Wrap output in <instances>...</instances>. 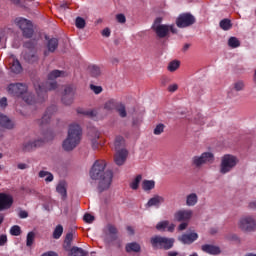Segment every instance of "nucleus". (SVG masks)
I'll return each instance as SVG.
<instances>
[{
    "label": "nucleus",
    "mask_w": 256,
    "mask_h": 256,
    "mask_svg": "<svg viewBox=\"0 0 256 256\" xmlns=\"http://www.w3.org/2000/svg\"><path fill=\"white\" fill-rule=\"evenodd\" d=\"M105 167H107L105 160H100L96 161L90 170L91 179L99 180L98 191L100 193L107 191L113 182V172L111 170L105 171Z\"/></svg>",
    "instance_id": "1"
},
{
    "label": "nucleus",
    "mask_w": 256,
    "mask_h": 256,
    "mask_svg": "<svg viewBox=\"0 0 256 256\" xmlns=\"http://www.w3.org/2000/svg\"><path fill=\"white\" fill-rule=\"evenodd\" d=\"M81 137H83L81 126L79 124H71L68 128L67 137L62 143L64 151H73L81 143Z\"/></svg>",
    "instance_id": "2"
},
{
    "label": "nucleus",
    "mask_w": 256,
    "mask_h": 256,
    "mask_svg": "<svg viewBox=\"0 0 256 256\" xmlns=\"http://www.w3.org/2000/svg\"><path fill=\"white\" fill-rule=\"evenodd\" d=\"M27 84L24 83H12L8 86V93L12 97H17V99H22L28 105H33L36 103L33 94L27 91Z\"/></svg>",
    "instance_id": "3"
},
{
    "label": "nucleus",
    "mask_w": 256,
    "mask_h": 256,
    "mask_svg": "<svg viewBox=\"0 0 256 256\" xmlns=\"http://www.w3.org/2000/svg\"><path fill=\"white\" fill-rule=\"evenodd\" d=\"M163 18L158 17L154 20V23L152 25V30L154 33H156V36L159 39H165L169 37L170 33H177V28H175V25L171 24H162Z\"/></svg>",
    "instance_id": "4"
},
{
    "label": "nucleus",
    "mask_w": 256,
    "mask_h": 256,
    "mask_svg": "<svg viewBox=\"0 0 256 256\" xmlns=\"http://www.w3.org/2000/svg\"><path fill=\"white\" fill-rule=\"evenodd\" d=\"M237 228L242 233H255L256 231V218L253 215H244L239 218Z\"/></svg>",
    "instance_id": "5"
},
{
    "label": "nucleus",
    "mask_w": 256,
    "mask_h": 256,
    "mask_svg": "<svg viewBox=\"0 0 256 256\" xmlns=\"http://www.w3.org/2000/svg\"><path fill=\"white\" fill-rule=\"evenodd\" d=\"M239 163V158L237 156L226 154L221 158L220 163V173L222 175H227V173H231L237 164Z\"/></svg>",
    "instance_id": "6"
},
{
    "label": "nucleus",
    "mask_w": 256,
    "mask_h": 256,
    "mask_svg": "<svg viewBox=\"0 0 256 256\" xmlns=\"http://www.w3.org/2000/svg\"><path fill=\"white\" fill-rule=\"evenodd\" d=\"M34 87L38 96L37 102L43 103L47 99V91H54L57 89V82H46L45 84L36 82Z\"/></svg>",
    "instance_id": "7"
},
{
    "label": "nucleus",
    "mask_w": 256,
    "mask_h": 256,
    "mask_svg": "<svg viewBox=\"0 0 256 256\" xmlns=\"http://www.w3.org/2000/svg\"><path fill=\"white\" fill-rule=\"evenodd\" d=\"M215 163V155L211 152H203L201 155L193 156L191 159L192 167L201 169L204 165H212Z\"/></svg>",
    "instance_id": "8"
},
{
    "label": "nucleus",
    "mask_w": 256,
    "mask_h": 256,
    "mask_svg": "<svg viewBox=\"0 0 256 256\" xmlns=\"http://www.w3.org/2000/svg\"><path fill=\"white\" fill-rule=\"evenodd\" d=\"M150 243L155 249H172L175 244V239L163 236H154L151 238Z\"/></svg>",
    "instance_id": "9"
},
{
    "label": "nucleus",
    "mask_w": 256,
    "mask_h": 256,
    "mask_svg": "<svg viewBox=\"0 0 256 256\" xmlns=\"http://www.w3.org/2000/svg\"><path fill=\"white\" fill-rule=\"evenodd\" d=\"M16 25L21 29L23 33V37L26 39H31L33 37V23L25 18H16L15 19Z\"/></svg>",
    "instance_id": "10"
},
{
    "label": "nucleus",
    "mask_w": 256,
    "mask_h": 256,
    "mask_svg": "<svg viewBox=\"0 0 256 256\" xmlns=\"http://www.w3.org/2000/svg\"><path fill=\"white\" fill-rule=\"evenodd\" d=\"M53 137L44 139H38V140H25L21 145V150L24 153H29V151H33V149H37V147H41L45 141H49V139H52Z\"/></svg>",
    "instance_id": "11"
},
{
    "label": "nucleus",
    "mask_w": 256,
    "mask_h": 256,
    "mask_svg": "<svg viewBox=\"0 0 256 256\" xmlns=\"http://www.w3.org/2000/svg\"><path fill=\"white\" fill-rule=\"evenodd\" d=\"M194 23L195 16L189 13L181 14L176 20V25L180 29H185V27H191V25H194Z\"/></svg>",
    "instance_id": "12"
},
{
    "label": "nucleus",
    "mask_w": 256,
    "mask_h": 256,
    "mask_svg": "<svg viewBox=\"0 0 256 256\" xmlns=\"http://www.w3.org/2000/svg\"><path fill=\"white\" fill-rule=\"evenodd\" d=\"M174 218L176 219V221L189 223V221H191V219L193 218V210L191 209L178 210L174 214Z\"/></svg>",
    "instance_id": "13"
},
{
    "label": "nucleus",
    "mask_w": 256,
    "mask_h": 256,
    "mask_svg": "<svg viewBox=\"0 0 256 256\" xmlns=\"http://www.w3.org/2000/svg\"><path fill=\"white\" fill-rule=\"evenodd\" d=\"M13 207V196L7 193H0V211H7Z\"/></svg>",
    "instance_id": "14"
},
{
    "label": "nucleus",
    "mask_w": 256,
    "mask_h": 256,
    "mask_svg": "<svg viewBox=\"0 0 256 256\" xmlns=\"http://www.w3.org/2000/svg\"><path fill=\"white\" fill-rule=\"evenodd\" d=\"M73 97H75V89L71 86H66L62 96V103L64 105H71Z\"/></svg>",
    "instance_id": "15"
},
{
    "label": "nucleus",
    "mask_w": 256,
    "mask_h": 256,
    "mask_svg": "<svg viewBox=\"0 0 256 256\" xmlns=\"http://www.w3.org/2000/svg\"><path fill=\"white\" fill-rule=\"evenodd\" d=\"M199 239V234L195 232H190V233H185L182 234L179 238L178 241L183 243V245H191L192 243H195Z\"/></svg>",
    "instance_id": "16"
},
{
    "label": "nucleus",
    "mask_w": 256,
    "mask_h": 256,
    "mask_svg": "<svg viewBox=\"0 0 256 256\" xmlns=\"http://www.w3.org/2000/svg\"><path fill=\"white\" fill-rule=\"evenodd\" d=\"M129 153L127 152V149H121L116 151L114 155V163H116L118 166L124 165L125 161H127V155Z\"/></svg>",
    "instance_id": "17"
},
{
    "label": "nucleus",
    "mask_w": 256,
    "mask_h": 256,
    "mask_svg": "<svg viewBox=\"0 0 256 256\" xmlns=\"http://www.w3.org/2000/svg\"><path fill=\"white\" fill-rule=\"evenodd\" d=\"M9 64H10V70L12 73L19 74L21 71H23V67L21 66V62L17 58H15V55H11L9 57Z\"/></svg>",
    "instance_id": "18"
},
{
    "label": "nucleus",
    "mask_w": 256,
    "mask_h": 256,
    "mask_svg": "<svg viewBox=\"0 0 256 256\" xmlns=\"http://www.w3.org/2000/svg\"><path fill=\"white\" fill-rule=\"evenodd\" d=\"M163 203H165V197L154 195L148 200L146 207H157V209H159Z\"/></svg>",
    "instance_id": "19"
},
{
    "label": "nucleus",
    "mask_w": 256,
    "mask_h": 256,
    "mask_svg": "<svg viewBox=\"0 0 256 256\" xmlns=\"http://www.w3.org/2000/svg\"><path fill=\"white\" fill-rule=\"evenodd\" d=\"M201 249L204 253H208V255H219L221 254V248L219 246L204 244L201 246Z\"/></svg>",
    "instance_id": "20"
},
{
    "label": "nucleus",
    "mask_w": 256,
    "mask_h": 256,
    "mask_svg": "<svg viewBox=\"0 0 256 256\" xmlns=\"http://www.w3.org/2000/svg\"><path fill=\"white\" fill-rule=\"evenodd\" d=\"M0 127L3 129H13L15 127V122H13L7 115L0 113Z\"/></svg>",
    "instance_id": "21"
},
{
    "label": "nucleus",
    "mask_w": 256,
    "mask_h": 256,
    "mask_svg": "<svg viewBox=\"0 0 256 256\" xmlns=\"http://www.w3.org/2000/svg\"><path fill=\"white\" fill-rule=\"evenodd\" d=\"M156 229L158 231H165L166 229L170 233H173V231H175V224H170L169 221L165 220V221L159 222L156 225Z\"/></svg>",
    "instance_id": "22"
},
{
    "label": "nucleus",
    "mask_w": 256,
    "mask_h": 256,
    "mask_svg": "<svg viewBox=\"0 0 256 256\" xmlns=\"http://www.w3.org/2000/svg\"><path fill=\"white\" fill-rule=\"evenodd\" d=\"M197 203H199V196H197V193H190L186 196L187 207H195Z\"/></svg>",
    "instance_id": "23"
},
{
    "label": "nucleus",
    "mask_w": 256,
    "mask_h": 256,
    "mask_svg": "<svg viewBox=\"0 0 256 256\" xmlns=\"http://www.w3.org/2000/svg\"><path fill=\"white\" fill-rule=\"evenodd\" d=\"M57 193L61 195L62 199H67V182L66 181H61L58 183L56 187Z\"/></svg>",
    "instance_id": "24"
},
{
    "label": "nucleus",
    "mask_w": 256,
    "mask_h": 256,
    "mask_svg": "<svg viewBox=\"0 0 256 256\" xmlns=\"http://www.w3.org/2000/svg\"><path fill=\"white\" fill-rule=\"evenodd\" d=\"M123 147H125V138H123V136H116L114 140L115 151H121V149H125Z\"/></svg>",
    "instance_id": "25"
},
{
    "label": "nucleus",
    "mask_w": 256,
    "mask_h": 256,
    "mask_svg": "<svg viewBox=\"0 0 256 256\" xmlns=\"http://www.w3.org/2000/svg\"><path fill=\"white\" fill-rule=\"evenodd\" d=\"M51 111H55V106H51L47 109L46 113L43 115V117L40 120V125H47L49 121H51Z\"/></svg>",
    "instance_id": "26"
},
{
    "label": "nucleus",
    "mask_w": 256,
    "mask_h": 256,
    "mask_svg": "<svg viewBox=\"0 0 256 256\" xmlns=\"http://www.w3.org/2000/svg\"><path fill=\"white\" fill-rule=\"evenodd\" d=\"M127 253H139L141 251V245L137 242H132L126 245Z\"/></svg>",
    "instance_id": "27"
},
{
    "label": "nucleus",
    "mask_w": 256,
    "mask_h": 256,
    "mask_svg": "<svg viewBox=\"0 0 256 256\" xmlns=\"http://www.w3.org/2000/svg\"><path fill=\"white\" fill-rule=\"evenodd\" d=\"M58 77H65V72L61 70H53L48 74L49 81H55Z\"/></svg>",
    "instance_id": "28"
},
{
    "label": "nucleus",
    "mask_w": 256,
    "mask_h": 256,
    "mask_svg": "<svg viewBox=\"0 0 256 256\" xmlns=\"http://www.w3.org/2000/svg\"><path fill=\"white\" fill-rule=\"evenodd\" d=\"M143 179V176L141 174H138L130 183V188L133 189V191H137L139 189V184L141 183Z\"/></svg>",
    "instance_id": "29"
},
{
    "label": "nucleus",
    "mask_w": 256,
    "mask_h": 256,
    "mask_svg": "<svg viewBox=\"0 0 256 256\" xmlns=\"http://www.w3.org/2000/svg\"><path fill=\"white\" fill-rule=\"evenodd\" d=\"M47 47H48V51L50 53L55 52V49H57V47H59V40H57V38L50 39L48 41Z\"/></svg>",
    "instance_id": "30"
},
{
    "label": "nucleus",
    "mask_w": 256,
    "mask_h": 256,
    "mask_svg": "<svg viewBox=\"0 0 256 256\" xmlns=\"http://www.w3.org/2000/svg\"><path fill=\"white\" fill-rule=\"evenodd\" d=\"M86 255H87V252L83 250V248L74 246L70 250V256H86Z\"/></svg>",
    "instance_id": "31"
},
{
    "label": "nucleus",
    "mask_w": 256,
    "mask_h": 256,
    "mask_svg": "<svg viewBox=\"0 0 256 256\" xmlns=\"http://www.w3.org/2000/svg\"><path fill=\"white\" fill-rule=\"evenodd\" d=\"M142 189H143V191H151L152 189H155V181L144 180L142 182Z\"/></svg>",
    "instance_id": "32"
},
{
    "label": "nucleus",
    "mask_w": 256,
    "mask_h": 256,
    "mask_svg": "<svg viewBox=\"0 0 256 256\" xmlns=\"http://www.w3.org/2000/svg\"><path fill=\"white\" fill-rule=\"evenodd\" d=\"M88 71L92 77H99L101 75V68L97 65H91Z\"/></svg>",
    "instance_id": "33"
},
{
    "label": "nucleus",
    "mask_w": 256,
    "mask_h": 256,
    "mask_svg": "<svg viewBox=\"0 0 256 256\" xmlns=\"http://www.w3.org/2000/svg\"><path fill=\"white\" fill-rule=\"evenodd\" d=\"M220 27L223 29V31H229V29L233 27V24L231 23V20L225 18L220 21Z\"/></svg>",
    "instance_id": "34"
},
{
    "label": "nucleus",
    "mask_w": 256,
    "mask_h": 256,
    "mask_svg": "<svg viewBox=\"0 0 256 256\" xmlns=\"http://www.w3.org/2000/svg\"><path fill=\"white\" fill-rule=\"evenodd\" d=\"M117 102L115 100H109L104 104V109H106V111H113L115 109H117Z\"/></svg>",
    "instance_id": "35"
},
{
    "label": "nucleus",
    "mask_w": 256,
    "mask_h": 256,
    "mask_svg": "<svg viewBox=\"0 0 256 256\" xmlns=\"http://www.w3.org/2000/svg\"><path fill=\"white\" fill-rule=\"evenodd\" d=\"M229 47H232V49H237V47L241 46V42L236 37H230L228 40Z\"/></svg>",
    "instance_id": "36"
},
{
    "label": "nucleus",
    "mask_w": 256,
    "mask_h": 256,
    "mask_svg": "<svg viewBox=\"0 0 256 256\" xmlns=\"http://www.w3.org/2000/svg\"><path fill=\"white\" fill-rule=\"evenodd\" d=\"M180 65L181 63L179 61L174 60L168 64V71H170V73H173L174 71H177L179 69Z\"/></svg>",
    "instance_id": "37"
},
{
    "label": "nucleus",
    "mask_w": 256,
    "mask_h": 256,
    "mask_svg": "<svg viewBox=\"0 0 256 256\" xmlns=\"http://www.w3.org/2000/svg\"><path fill=\"white\" fill-rule=\"evenodd\" d=\"M108 233L112 241H115V239H117V228L115 226L108 225Z\"/></svg>",
    "instance_id": "38"
},
{
    "label": "nucleus",
    "mask_w": 256,
    "mask_h": 256,
    "mask_svg": "<svg viewBox=\"0 0 256 256\" xmlns=\"http://www.w3.org/2000/svg\"><path fill=\"white\" fill-rule=\"evenodd\" d=\"M62 235H63V226L57 225L53 232V238L60 239Z\"/></svg>",
    "instance_id": "39"
},
{
    "label": "nucleus",
    "mask_w": 256,
    "mask_h": 256,
    "mask_svg": "<svg viewBox=\"0 0 256 256\" xmlns=\"http://www.w3.org/2000/svg\"><path fill=\"white\" fill-rule=\"evenodd\" d=\"M234 91H243L245 89V82L238 80L233 84Z\"/></svg>",
    "instance_id": "40"
},
{
    "label": "nucleus",
    "mask_w": 256,
    "mask_h": 256,
    "mask_svg": "<svg viewBox=\"0 0 256 256\" xmlns=\"http://www.w3.org/2000/svg\"><path fill=\"white\" fill-rule=\"evenodd\" d=\"M34 242H35V232H29L26 238L27 247H31V245H33Z\"/></svg>",
    "instance_id": "41"
},
{
    "label": "nucleus",
    "mask_w": 256,
    "mask_h": 256,
    "mask_svg": "<svg viewBox=\"0 0 256 256\" xmlns=\"http://www.w3.org/2000/svg\"><path fill=\"white\" fill-rule=\"evenodd\" d=\"M116 110L122 118L127 117V110L125 109V105L118 104V106H116Z\"/></svg>",
    "instance_id": "42"
},
{
    "label": "nucleus",
    "mask_w": 256,
    "mask_h": 256,
    "mask_svg": "<svg viewBox=\"0 0 256 256\" xmlns=\"http://www.w3.org/2000/svg\"><path fill=\"white\" fill-rule=\"evenodd\" d=\"M165 131V124L160 123L158 125H156V127L154 128V135H161V133H163Z\"/></svg>",
    "instance_id": "43"
},
{
    "label": "nucleus",
    "mask_w": 256,
    "mask_h": 256,
    "mask_svg": "<svg viewBox=\"0 0 256 256\" xmlns=\"http://www.w3.org/2000/svg\"><path fill=\"white\" fill-rule=\"evenodd\" d=\"M75 25L77 29H85V25H86L85 19L81 17H77L75 21Z\"/></svg>",
    "instance_id": "44"
},
{
    "label": "nucleus",
    "mask_w": 256,
    "mask_h": 256,
    "mask_svg": "<svg viewBox=\"0 0 256 256\" xmlns=\"http://www.w3.org/2000/svg\"><path fill=\"white\" fill-rule=\"evenodd\" d=\"M10 234L14 235V237H19L21 235V227L18 225H14L10 229Z\"/></svg>",
    "instance_id": "45"
},
{
    "label": "nucleus",
    "mask_w": 256,
    "mask_h": 256,
    "mask_svg": "<svg viewBox=\"0 0 256 256\" xmlns=\"http://www.w3.org/2000/svg\"><path fill=\"white\" fill-rule=\"evenodd\" d=\"M79 113H82V115H86V117H90L91 119H95V117H97V111L95 110L82 111Z\"/></svg>",
    "instance_id": "46"
},
{
    "label": "nucleus",
    "mask_w": 256,
    "mask_h": 256,
    "mask_svg": "<svg viewBox=\"0 0 256 256\" xmlns=\"http://www.w3.org/2000/svg\"><path fill=\"white\" fill-rule=\"evenodd\" d=\"M90 89H91V91H93V93H95V95H99L100 93H103V87H101V86H95V85L91 84Z\"/></svg>",
    "instance_id": "47"
},
{
    "label": "nucleus",
    "mask_w": 256,
    "mask_h": 256,
    "mask_svg": "<svg viewBox=\"0 0 256 256\" xmlns=\"http://www.w3.org/2000/svg\"><path fill=\"white\" fill-rule=\"evenodd\" d=\"M84 221L86 223H93V221H95V216L87 213L84 215Z\"/></svg>",
    "instance_id": "48"
},
{
    "label": "nucleus",
    "mask_w": 256,
    "mask_h": 256,
    "mask_svg": "<svg viewBox=\"0 0 256 256\" xmlns=\"http://www.w3.org/2000/svg\"><path fill=\"white\" fill-rule=\"evenodd\" d=\"M7 235L6 234H2L0 235V247H5V245H7Z\"/></svg>",
    "instance_id": "49"
},
{
    "label": "nucleus",
    "mask_w": 256,
    "mask_h": 256,
    "mask_svg": "<svg viewBox=\"0 0 256 256\" xmlns=\"http://www.w3.org/2000/svg\"><path fill=\"white\" fill-rule=\"evenodd\" d=\"M116 21L118 22V23H126V21H127V18L123 15V14H118V15H116Z\"/></svg>",
    "instance_id": "50"
},
{
    "label": "nucleus",
    "mask_w": 256,
    "mask_h": 256,
    "mask_svg": "<svg viewBox=\"0 0 256 256\" xmlns=\"http://www.w3.org/2000/svg\"><path fill=\"white\" fill-rule=\"evenodd\" d=\"M177 89H179V85H177V84H171L168 86V91L170 93H175V91H177Z\"/></svg>",
    "instance_id": "51"
},
{
    "label": "nucleus",
    "mask_w": 256,
    "mask_h": 256,
    "mask_svg": "<svg viewBox=\"0 0 256 256\" xmlns=\"http://www.w3.org/2000/svg\"><path fill=\"white\" fill-rule=\"evenodd\" d=\"M35 45H37V41H35V40L26 42L24 44V46L27 47V49H33V47H35Z\"/></svg>",
    "instance_id": "52"
},
{
    "label": "nucleus",
    "mask_w": 256,
    "mask_h": 256,
    "mask_svg": "<svg viewBox=\"0 0 256 256\" xmlns=\"http://www.w3.org/2000/svg\"><path fill=\"white\" fill-rule=\"evenodd\" d=\"M7 107V97H2L0 99V109H5Z\"/></svg>",
    "instance_id": "53"
},
{
    "label": "nucleus",
    "mask_w": 256,
    "mask_h": 256,
    "mask_svg": "<svg viewBox=\"0 0 256 256\" xmlns=\"http://www.w3.org/2000/svg\"><path fill=\"white\" fill-rule=\"evenodd\" d=\"M102 37H111V30L109 28H105L101 32Z\"/></svg>",
    "instance_id": "54"
},
{
    "label": "nucleus",
    "mask_w": 256,
    "mask_h": 256,
    "mask_svg": "<svg viewBox=\"0 0 256 256\" xmlns=\"http://www.w3.org/2000/svg\"><path fill=\"white\" fill-rule=\"evenodd\" d=\"M71 241H73V233H68L65 238V243H67V245H71Z\"/></svg>",
    "instance_id": "55"
},
{
    "label": "nucleus",
    "mask_w": 256,
    "mask_h": 256,
    "mask_svg": "<svg viewBox=\"0 0 256 256\" xmlns=\"http://www.w3.org/2000/svg\"><path fill=\"white\" fill-rule=\"evenodd\" d=\"M18 215L20 219H27V217H29V213H27L25 210H21Z\"/></svg>",
    "instance_id": "56"
},
{
    "label": "nucleus",
    "mask_w": 256,
    "mask_h": 256,
    "mask_svg": "<svg viewBox=\"0 0 256 256\" xmlns=\"http://www.w3.org/2000/svg\"><path fill=\"white\" fill-rule=\"evenodd\" d=\"M196 123L199 125H205V117L201 116V114L198 115V118L196 120Z\"/></svg>",
    "instance_id": "57"
},
{
    "label": "nucleus",
    "mask_w": 256,
    "mask_h": 256,
    "mask_svg": "<svg viewBox=\"0 0 256 256\" xmlns=\"http://www.w3.org/2000/svg\"><path fill=\"white\" fill-rule=\"evenodd\" d=\"M189 225V222H182L179 226L178 229L179 231H185L187 229V226Z\"/></svg>",
    "instance_id": "58"
},
{
    "label": "nucleus",
    "mask_w": 256,
    "mask_h": 256,
    "mask_svg": "<svg viewBox=\"0 0 256 256\" xmlns=\"http://www.w3.org/2000/svg\"><path fill=\"white\" fill-rule=\"evenodd\" d=\"M230 241H236L237 243L241 242V238L237 236V234H233L230 236Z\"/></svg>",
    "instance_id": "59"
},
{
    "label": "nucleus",
    "mask_w": 256,
    "mask_h": 256,
    "mask_svg": "<svg viewBox=\"0 0 256 256\" xmlns=\"http://www.w3.org/2000/svg\"><path fill=\"white\" fill-rule=\"evenodd\" d=\"M54 177L51 174V172H49V174L46 176L45 181L46 183H51V181H53Z\"/></svg>",
    "instance_id": "60"
},
{
    "label": "nucleus",
    "mask_w": 256,
    "mask_h": 256,
    "mask_svg": "<svg viewBox=\"0 0 256 256\" xmlns=\"http://www.w3.org/2000/svg\"><path fill=\"white\" fill-rule=\"evenodd\" d=\"M50 172H47V171H44V170H42V171H40L39 172V177L41 178V179H43V178H47V175L49 174Z\"/></svg>",
    "instance_id": "61"
},
{
    "label": "nucleus",
    "mask_w": 256,
    "mask_h": 256,
    "mask_svg": "<svg viewBox=\"0 0 256 256\" xmlns=\"http://www.w3.org/2000/svg\"><path fill=\"white\" fill-rule=\"evenodd\" d=\"M248 207L249 209H252V210H256V201H251L249 204H248Z\"/></svg>",
    "instance_id": "62"
},
{
    "label": "nucleus",
    "mask_w": 256,
    "mask_h": 256,
    "mask_svg": "<svg viewBox=\"0 0 256 256\" xmlns=\"http://www.w3.org/2000/svg\"><path fill=\"white\" fill-rule=\"evenodd\" d=\"M18 169H21V170H24V169H27V164H25V163H20V164H18Z\"/></svg>",
    "instance_id": "63"
},
{
    "label": "nucleus",
    "mask_w": 256,
    "mask_h": 256,
    "mask_svg": "<svg viewBox=\"0 0 256 256\" xmlns=\"http://www.w3.org/2000/svg\"><path fill=\"white\" fill-rule=\"evenodd\" d=\"M42 256H58V255L55 252H46V253L42 254Z\"/></svg>",
    "instance_id": "64"
}]
</instances>
